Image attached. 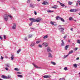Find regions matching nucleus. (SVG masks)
Here are the masks:
<instances>
[{
    "label": "nucleus",
    "mask_w": 80,
    "mask_h": 80,
    "mask_svg": "<svg viewBox=\"0 0 80 80\" xmlns=\"http://www.w3.org/2000/svg\"><path fill=\"white\" fill-rule=\"evenodd\" d=\"M62 26L59 25L58 26V30L59 31V32H63V31H64V30L65 29H64V28H62Z\"/></svg>",
    "instance_id": "f257e3e1"
},
{
    "label": "nucleus",
    "mask_w": 80,
    "mask_h": 80,
    "mask_svg": "<svg viewBox=\"0 0 80 80\" xmlns=\"http://www.w3.org/2000/svg\"><path fill=\"white\" fill-rule=\"evenodd\" d=\"M4 20L6 22H7L8 20V16L7 14H5L3 16Z\"/></svg>",
    "instance_id": "f03ea898"
},
{
    "label": "nucleus",
    "mask_w": 80,
    "mask_h": 80,
    "mask_svg": "<svg viewBox=\"0 0 80 80\" xmlns=\"http://www.w3.org/2000/svg\"><path fill=\"white\" fill-rule=\"evenodd\" d=\"M42 20V19L40 18H38L36 19V22H40Z\"/></svg>",
    "instance_id": "7ed1b4c3"
},
{
    "label": "nucleus",
    "mask_w": 80,
    "mask_h": 80,
    "mask_svg": "<svg viewBox=\"0 0 80 80\" xmlns=\"http://www.w3.org/2000/svg\"><path fill=\"white\" fill-rule=\"evenodd\" d=\"M47 51L48 52H49V53L52 52V50L51 49V48L50 47H48L47 48Z\"/></svg>",
    "instance_id": "20e7f679"
},
{
    "label": "nucleus",
    "mask_w": 80,
    "mask_h": 80,
    "mask_svg": "<svg viewBox=\"0 0 80 80\" xmlns=\"http://www.w3.org/2000/svg\"><path fill=\"white\" fill-rule=\"evenodd\" d=\"M17 26V25L15 23L13 24V25L12 27V29L13 30H15L16 29V27Z\"/></svg>",
    "instance_id": "39448f33"
},
{
    "label": "nucleus",
    "mask_w": 80,
    "mask_h": 80,
    "mask_svg": "<svg viewBox=\"0 0 80 80\" xmlns=\"http://www.w3.org/2000/svg\"><path fill=\"white\" fill-rule=\"evenodd\" d=\"M43 78H48L51 77V76L50 75H45L43 76Z\"/></svg>",
    "instance_id": "423d86ee"
},
{
    "label": "nucleus",
    "mask_w": 80,
    "mask_h": 80,
    "mask_svg": "<svg viewBox=\"0 0 80 80\" xmlns=\"http://www.w3.org/2000/svg\"><path fill=\"white\" fill-rule=\"evenodd\" d=\"M61 42H62V43L61 44V47H63V46H65V43H64V42H63V40H62Z\"/></svg>",
    "instance_id": "0eeeda50"
},
{
    "label": "nucleus",
    "mask_w": 80,
    "mask_h": 80,
    "mask_svg": "<svg viewBox=\"0 0 80 80\" xmlns=\"http://www.w3.org/2000/svg\"><path fill=\"white\" fill-rule=\"evenodd\" d=\"M14 57H15V56L13 54H11V60H13V58H14Z\"/></svg>",
    "instance_id": "6e6552de"
},
{
    "label": "nucleus",
    "mask_w": 80,
    "mask_h": 80,
    "mask_svg": "<svg viewBox=\"0 0 80 80\" xmlns=\"http://www.w3.org/2000/svg\"><path fill=\"white\" fill-rule=\"evenodd\" d=\"M43 45L45 46V47H47L48 46V43L47 42H44L42 44Z\"/></svg>",
    "instance_id": "1a4fd4ad"
},
{
    "label": "nucleus",
    "mask_w": 80,
    "mask_h": 80,
    "mask_svg": "<svg viewBox=\"0 0 80 80\" xmlns=\"http://www.w3.org/2000/svg\"><path fill=\"white\" fill-rule=\"evenodd\" d=\"M69 48V45H67L65 47V49L66 50H67L68 48Z\"/></svg>",
    "instance_id": "9d476101"
},
{
    "label": "nucleus",
    "mask_w": 80,
    "mask_h": 80,
    "mask_svg": "<svg viewBox=\"0 0 80 80\" xmlns=\"http://www.w3.org/2000/svg\"><path fill=\"white\" fill-rule=\"evenodd\" d=\"M50 23L51 24H52V25H53L54 26H56V25H57V24L55 22H51Z\"/></svg>",
    "instance_id": "9b49d317"
},
{
    "label": "nucleus",
    "mask_w": 80,
    "mask_h": 80,
    "mask_svg": "<svg viewBox=\"0 0 80 80\" xmlns=\"http://www.w3.org/2000/svg\"><path fill=\"white\" fill-rule=\"evenodd\" d=\"M57 7H58V6H57V5H54L52 7V8H54V9H57Z\"/></svg>",
    "instance_id": "f8f14e48"
},
{
    "label": "nucleus",
    "mask_w": 80,
    "mask_h": 80,
    "mask_svg": "<svg viewBox=\"0 0 80 80\" xmlns=\"http://www.w3.org/2000/svg\"><path fill=\"white\" fill-rule=\"evenodd\" d=\"M29 20H33V22H36V19L33 18H29Z\"/></svg>",
    "instance_id": "ddd939ff"
},
{
    "label": "nucleus",
    "mask_w": 80,
    "mask_h": 80,
    "mask_svg": "<svg viewBox=\"0 0 80 80\" xmlns=\"http://www.w3.org/2000/svg\"><path fill=\"white\" fill-rule=\"evenodd\" d=\"M33 34H29L28 35V38H31L33 36Z\"/></svg>",
    "instance_id": "4468645a"
},
{
    "label": "nucleus",
    "mask_w": 80,
    "mask_h": 80,
    "mask_svg": "<svg viewBox=\"0 0 80 80\" xmlns=\"http://www.w3.org/2000/svg\"><path fill=\"white\" fill-rule=\"evenodd\" d=\"M1 77L2 78L7 79V76H6L2 75L1 76Z\"/></svg>",
    "instance_id": "2eb2a0df"
},
{
    "label": "nucleus",
    "mask_w": 80,
    "mask_h": 80,
    "mask_svg": "<svg viewBox=\"0 0 80 80\" xmlns=\"http://www.w3.org/2000/svg\"><path fill=\"white\" fill-rule=\"evenodd\" d=\"M48 2H43L42 3V4L43 5H48Z\"/></svg>",
    "instance_id": "dca6fc26"
},
{
    "label": "nucleus",
    "mask_w": 80,
    "mask_h": 80,
    "mask_svg": "<svg viewBox=\"0 0 80 80\" xmlns=\"http://www.w3.org/2000/svg\"><path fill=\"white\" fill-rule=\"evenodd\" d=\"M30 7L32 8H34L35 6H34L33 5H32V4H30Z\"/></svg>",
    "instance_id": "f3484780"
},
{
    "label": "nucleus",
    "mask_w": 80,
    "mask_h": 80,
    "mask_svg": "<svg viewBox=\"0 0 80 80\" xmlns=\"http://www.w3.org/2000/svg\"><path fill=\"white\" fill-rule=\"evenodd\" d=\"M48 55H49L48 56V57H50V58L52 57V54L51 53H48Z\"/></svg>",
    "instance_id": "a211bd4d"
},
{
    "label": "nucleus",
    "mask_w": 80,
    "mask_h": 80,
    "mask_svg": "<svg viewBox=\"0 0 80 80\" xmlns=\"http://www.w3.org/2000/svg\"><path fill=\"white\" fill-rule=\"evenodd\" d=\"M5 66L7 67H10V64H6Z\"/></svg>",
    "instance_id": "6ab92c4d"
},
{
    "label": "nucleus",
    "mask_w": 80,
    "mask_h": 80,
    "mask_svg": "<svg viewBox=\"0 0 80 80\" xmlns=\"http://www.w3.org/2000/svg\"><path fill=\"white\" fill-rule=\"evenodd\" d=\"M72 53H73V51L71 50V51H70L68 54L69 55L70 54H72Z\"/></svg>",
    "instance_id": "aec40b11"
},
{
    "label": "nucleus",
    "mask_w": 80,
    "mask_h": 80,
    "mask_svg": "<svg viewBox=\"0 0 80 80\" xmlns=\"http://www.w3.org/2000/svg\"><path fill=\"white\" fill-rule=\"evenodd\" d=\"M60 20H61L62 21V22H65V20H64V19H63V18L60 17Z\"/></svg>",
    "instance_id": "412c9836"
},
{
    "label": "nucleus",
    "mask_w": 80,
    "mask_h": 80,
    "mask_svg": "<svg viewBox=\"0 0 80 80\" xmlns=\"http://www.w3.org/2000/svg\"><path fill=\"white\" fill-rule=\"evenodd\" d=\"M35 43L32 42L31 45V47H33V46H34V45H35Z\"/></svg>",
    "instance_id": "4be33fe9"
},
{
    "label": "nucleus",
    "mask_w": 80,
    "mask_h": 80,
    "mask_svg": "<svg viewBox=\"0 0 80 80\" xmlns=\"http://www.w3.org/2000/svg\"><path fill=\"white\" fill-rule=\"evenodd\" d=\"M11 78V76H8V77L6 76V79H9Z\"/></svg>",
    "instance_id": "5701e85b"
},
{
    "label": "nucleus",
    "mask_w": 80,
    "mask_h": 80,
    "mask_svg": "<svg viewBox=\"0 0 80 80\" xmlns=\"http://www.w3.org/2000/svg\"><path fill=\"white\" fill-rule=\"evenodd\" d=\"M17 76L18 77H19L20 78H22L23 77L22 75H18Z\"/></svg>",
    "instance_id": "b1692460"
},
{
    "label": "nucleus",
    "mask_w": 80,
    "mask_h": 80,
    "mask_svg": "<svg viewBox=\"0 0 80 80\" xmlns=\"http://www.w3.org/2000/svg\"><path fill=\"white\" fill-rule=\"evenodd\" d=\"M47 12L49 13H52V12H53L54 11H51V10H48L47 11Z\"/></svg>",
    "instance_id": "393cba45"
},
{
    "label": "nucleus",
    "mask_w": 80,
    "mask_h": 80,
    "mask_svg": "<svg viewBox=\"0 0 80 80\" xmlns=\"http://www.w3.org/2000/svg\"><path fill=\"white\" fill-rule=\"evenodd\" d=\"M21 52V49H19L17 51V53H19V52Z\"/></svg>",
    "instance_id": "a878e982"
},
{
    "label": "nucleus",
    "mask_w": 80,
    "mask_h": 80,
    "mask_svg": "<svg viewBox=\"0 0 80 80\" xmlns=\"http://www.w3.org/2000/svg\"><path fill=\"white\" fill-rule=\"evenodd\" d=\"M60 5H61V6H62V7H64V6H65V4H63L61 2H60Z\"/></svg>",
    "instance_id": "bb28decb"
},
{
    "label": "nucleus",
    "mask_w": 80,
    "mask_h": 80,
    "mask_svg": "<svg viewBox=\"0 0 80 80\" xmlns=\"http://www.w3.org/2000/svg\"><path fill=\"white\" fill-rule=\"evenodd\" d=\"M58 18L59 19H60V17H59V16H57L56 18V20H58Z\"/></svg>",
    "instance_id": "cd10ccee"
},
{
    "label": "nucleus",
    "mask_w": 80,
    "mask_h": 80,
    "mask_svg": "<svg viewBox=\"0 0 80 80\" xmlns=\"http://www.w3.org/2000/svg\"><path fill=\"white\" fill-rule=\"evenodd\" d=\"M51 63H52V65H56V63H55L54 62H51Z\"/></svg>",
    "instance_id": "c85d7f7f"
},
{
    "label": "nucleus",
    "mask_w": 80,
    "mask_h": 80,
    "mask_svg": "<svg viewBox=\"0 0 80 80\" xmlns=\"http://www.w3.org/2000/svg\"><path fill=\"white\" fill-rule=\"evenodd\" d=\"M47 38H48V36H47V35L44 36L43 37V38H44V39Z\"/></svg>",
    "instance_id": "c756f323"
},
{
    "label": "nucleus",
    "mask_w": 80,
    "mask_h": 80,
    "mask_svg": "<svg viewBox=\"0 0 80 80\" xmlns=\"http://www.w3.org/2000/svg\"><path fill=\"white\" fill-rule=\"evenodd\" d=\"M68 55H69L68 54L66 55H64L63 57L64 58H67V57H68Z\"/></svg>",
    "instance_id": "7c9ffc66"
},
{
    "label": "nucleus",
    "mask_w": 80,
    "mask_h": 80,
    "mask_svg": "<svg viewBox=\"0 0 80 80\" xmlns=\"http://www.w3.org/2000/svg\"><path fill=\"white\" fill-rule=\"evenodd\" d=\"M32 64L33 65V66L35 67H36V68H38V67H37V66L35 65V64H34L33 63H32Z\"/></svg>",
    "instance_id": "2f4dec72"
},
{
    "label": "nucleus",
    "mask_w": 80,
    "mask_h": 80,
    "mask_svg": "<svg viewBox=\"0 0 80 80\" xmlns=\"http://www.w3.org/2000/svg\"><path fill=\"white\" fill-rule=\"evenodd\" d=\"M8 16L10 18H11V19L13 18V17H12L11 15H8Z\"/></svg>",
    "instance_id": "473e14b6"
},
{
    "label": "nucleus",
    "mask_w": 80,
    "mask_h": 80,
    "mask_svg": "<svg viewBox=\"0 0 80 80\" xmlns=\"http://www.w3.org/2000/svg\"><path fill=\"white\" fill-rule=\"evenodd\" d=\"M64 70L66 71V70H68V69H67V67H65L64 68Z\"/></svg>",
    "instance_id": "72a5a7b5"
},
{
    "label": "nucleus",
    "mask_w": 80,
    "mask_h": 80,
    "mask_svg": "<svg viewBox=\"0 0 80 80\" xmlns=\"http://www.w3.org/2000/svg\"><path fill=\"white\" fill-rule=\"evenodd\" d=\"M77 42L78 43H79L80 44V40L79 39H78L77 40Z\"/></svg>",
    "instance_id": "f704fd0d"
},
{
    "label": "nucleus",
    "mask_w": 80,
    "mask_h": 80,
    "mask_svg": "<svg viewBox=\"0 0 80 80\" xmlns=\"http://www.w3.org/2000/svg\"><path fill=\"white\" fill-rule=\"evenodd\" d=\"M24 40H25V41H28V39H27V37H25L24 39Z\"/></svg>",
    "instance_id": "c9c22d12"
},
{
    "label": "nucleus",
    "mask_w": 80,
    "mask_h": 80,
    "mask_svg": "<svg viewBox=\"0 0 80 80\" xmlns=\"http://www.w3.org/2000/svg\"><path fill=\"white\" fill-rule=\"evenodd\" d=\"M69 20L70 21L72 20H73V18H72V17H70L69 18Z\"/></svg>",
    "instance_id": "e433bc0d"
},
{
    "label": "nucleus",
    "mask_w": 80,
    "mask_h": 80,
    "mask_svg": "<svg viewBox=\"0 0 80 80\" xmlns=\"http://www.w3.org/2000/svg\"><path fill=\"white\" fill-rule=\"evenodd\" d=\"M38 47H40V48H42V45L40 44H39L38 45Z\"/></svg>",
    "instance_id": "4c0bfd02"
},
{
    "label": "nucleus",
    "mask_w": 80,
    "mask_h": 80,
    "mask_svg": "<svg viewBox=\"0 0 80 80\" xmlns=\"http://www.w3.org/2000/svg\"><path fill=\"white\" fill-rule=\"evenodd\" d=\"M73 66L75 67H77V64H73Z\"/></svg>",
    "instance_id": "58836bf2"
},
{
    "label": "nucleus",
    "mask_w": 80,
    "mask_h": 80,
    "mask_svg": "<svg viewBox=\"0 0 80 80\" xmlns=\"http://www.w3.org/2000/svg\"><path fill=\"white\" fill-rule=\"evenodd\" d=\"M68 4H69V5H72V2H68Z\"/></svg>",
    "instance_id": "ea45409f"
},
{
    "label": "nucleus",
    "mask_w": 80,
    "mask_h": 80,
    "mask_svg": "<svg viewBox=\"0 0 80 80\" xmlns=\"http://www.w3.org/2000/svg\"><path fill=\"white\" fill-rule=\"evenodd\" d=\"M40 42V41H37L36 42V43H37V44H38V43H39Z\"/></svg>",
    "instance_id": "a19ab883"
},
{
    "label": "nucleus",
    "mask_w": 80,
    "mask_h": 80,
    "mask_svg": "<svg viewBox=\"0 0 80 80\" xmlns=\"http://www.w3.org/2000/svg\"><path fill=\"white\" fill-rule=\"evenodd\" d=\"M70 12H74L73 9L70 10Z\"/></svg>",
    "instance_id": "79ce46f5"
},
{
    "label": "nucleus",
    "mask_w": 80,
    "mask_h": 80,
    "mask_svg": "<svg viewBox=\"0 0 80 80\" xmlns=\"http://www.w3.org/2000/svg\"><path fill=\"white\" fill-rule=\"evenodd\" d=\"M14 70L16 71H18V70H19V69H18V68H14Z\"/></svg>",
    "instance_id": "37998d69"
},
{
    "label": "nucleus",
    "mask_w": 80,
    "mask_h": 80,
    "mask_svg": "<svg viewBox=\"0 0 80 80\" xmlns=\"http://www.w3.org/2000/svg\"><path fill=\"white\" fill-rule=\"evenodd\" d=\"M32 23H33V22H31L29 24V26H31L32 25Z\"/></svg>",
    "instance_id": "c03bdc74"
},
{
    "label": "nucleus",
    "mask_w": 80,
    "mask_h": 80,
    "mask_svg": "<svg viewBox=\"0 0 80 80\" xmlns=\"http://www.w3.org/2000/svg\"><path fill=\"white\" fill-rule=\"evenodd\" d=\"M3 37H4V39H6V36H5V35H3Z\"/></svg>",
    "instance_id": "a18cd8bd"
},
{
    "label": "nucleus",
    "mask_w": 80,
    "mask_h": 80,
    "mask_svg": "<svg viewBox=\"0 0 80 80\" xmlns=\"http://www.w3.org/2000/svg\"><path fill=\"white\" fill-rule=\"evenodd\" d=\"M73 9V11L74 12H77V9Z\"/></svg>",
    "instance_id": "49530a36"
},
{
    "label": "nucleus",
    "mask_w": 80,
    "mask_h": 80,
    "mask_svg": "<svg viewBox=\"0 0 80 80\" xmlns=\"http://www.w3.org/2000/svg\"><path fill=\"white\" fill-rule=\"evenodd\" d=\"M17 73H18V74H22V72H17Z\"/></svg>",
    "instance_id": "de8ad7c7"
},
{
    "label": "nucleus",
    "mask_w": 80,
    "mask_h": 80,
    "mask_svg": "<svg viewBox=\"0 0 80 80\" xmlns=\"http://www.w3.org/2000/svg\"><path fill=\"white\" fill-rule=\"evenodd\" d=\"M66 38H67V35L64 36L63 37V38H64V39H65Z\"/></svg>",
    "instance_id": "09e8293b"
},
{
    "label": "nucleus",
    "mask_w": 80,
    "mask_h": 80,
    "mask_svg": "<svg viewBox=\"0 0 80 80\" xmlns=\"http://www.w3.org/2000/svg\"><path fill=\"white\" fill-rule=\"evenodd\" d=\"M0 38L1 40H2L3 39V38H2L1 36H0Z\"/></svg>",
    "instance_id": "8fccbe9b"
},
{
    "label": "nucleus",
    "mask_w": 80,
    "mask_h": 80,
    "mask_svg": "<svg viewBox=\"0 0 80 80\" xmlns=\"http://www.w3.org/2000/svg\"><path fill=\"white\" fill-rule=\"evenodd\" d=\"M78 3H79V5H80V1H78Z\"/></svg>",
    "instance_id": "3c124183"
},
{
    "label": "nucleus",
    "mask_w": 80,
    "mask_h": 80,
    "mask_svg": "<svg viewBox=\"0 0 80 80\" xmlns=\"http://www.w3.org/2000/svg\"><path fill=\"white\" fill-rule=\"evenodd\" d=\"M5 69L6 70H8V68H6Z\"/></svg>",
    "instance_id": "603ef678"
},
{
    "label": "nucleus",
    "mask_w": 80,
    "mask_h": 80,
    "mask_svg": "<svg viewBox=\"0 0 80 80\" xmlns=\"http://www.w3.org/2000/svg\"><path fill=\"white\" fill-rule=\"evenodd\" d=\"M28 2H27V3H30V0H28Z\"/></svg>",
    "instance_id": "864d4df0"
},
{
    "label": "nucleus",
    "mask_w": 80,
    "mask_h": 80,
    "mask_svg": "<svg viewBox=\"0 0 80 80\" xmlns=\"http://www.w3.org/2000/svg\"><path fill=\"white\" fill-rule=\"evenodd\" d=\"M5 58H8V57L7 56H5Z\"/></svg>",
    "instance_id": "5fc2aeb1"
},
{
    "label": "nucleus",
    "mask_w": 80,
    "mask_h": 80,
    "mask_svg": "<svg viewBox=\"0 0 80 80\" xmlns=\"http://www.w3.org/2000/svg\"><path fill=\"white\" fill-rule=\"evenodd\" d=\"M30 20L31 22H33V20Z\"/></svg>",
    "instance_id": "6e6d98bb"
},
{
    "label": "nucleus",
    "mask_w": 80,
    "mask_h": 80,
    "mask_svg": "<svg viewBox=\"0 0 80 80\" xmlns=\"http://www.w3.org/2000/svg\"><path fill=\"white\" fill-rule=\"evenodd\" d=\"M31 30H34V29H35L34 28H31Z\"/></svg>",
    "instance_id": "4d7b16f0"
},
{
    "label": "nucleus",
    "mask_w": 80,
    "mask_h": 80,
    "mask_svg": "<svg viewBox=\"0 0 80 80\" xmlns=\"http://www.w3.org/2000/svg\"><path fill=\"white\" fill-rule=\"evenodd\" d=\"M34 14H35V15H37V12L35 11L34 12Z\"/></svg>",
    "instance_id": "13d9d810"
},
{
    "label": "nucleus",
    "mask_w": 80,
    "mask_h": 80,
    "mask_svg": "<svg viewBox=\"0 0 80 80\" xmlns=\"http://www.w3.org/2000/svg\"><path fill=\"white\" fill-rule=\"evenodd\" d=\"M76 60H79V58H76Z\"/></svg>",
    "instance_id": "bf43d9fd"
},
{
    "label": "nucleus",
    "mask_w": 80,
    "mask_h": 80,
    "mask_svg": "<svg viewBox=\"0 0 80 80\" xmlns=\"http://www.w3.org/2000/svg\"><path fill=\"white\" fill-rule=\"evenodd\" d=\"M1 59L3 60V57H2V56H1Z\"/></svg>",
    "instance_id": "052dcab7"
},
{
    "label": "nucleus",
    "mask_w": 80,
    "mask_h": 80,
    "mask_svg": "<svg viewBox=\"0 0 80 80\" xmlns=\"http://www.w3.org/2000/svg\"><path fill=\"white\" fill-rule=\"evenodd\" d=\"M78 3H77L76 4V6H78Z\"/></svg>",
    "instance_id": "680f3d73"
},
{
    "label": "nucleus",
    "mask_w": 80,
    "mask_h": 80,
    "mask_svg": "<svg viewBox=\"0 0 80 80\" xmlns=\"http://www.w3.org/2000/svg\"><path fill=\"white\" fill-rule=\"evenodd\" d=\"M72 45L74 46L75 45V44L74 43H72Z\"/></svg>",
    "instance_id": "e2e57ef3"
},
{
    "label": "nucleus",
    "mask_w": 80,
    "mask_h": 80,
    "mask_svg": "<svg viewBox=\"0 0 80 80\" xmlns=\"http://www.w3.org/2000/svg\"><path fill=\"white\" fill-rule=\"evenodd\" d=\"M75 50H77V48H75Z\"/></svg>",
    "instance_id": "0e129e2a"
},
{
    "label": "nucleus",
    "mask_w": 80,
    "mask_h": 80,
    "mask_svg": "<svg viewBox=\"0 0 80 80\" xmlns=\"http://www.w3.org/2000/svg\"><path fill=\"white\" fill-rule=\"evenodd\" d=\"M71 31H73V28H71Z\"/></svg>",
    "instance_id": "69168bd1"
},
{
    "label": "nucleus",
    "mask_w": 80,
    "mask_h": 80,
    "mask_svg": "<svg viewBox=\"0 0 80 80\" xmlns=\"http://www.w3.org/2000/svg\"><path fill=\"white\" fill-rule=\"evenodd\" d=\"M38 68H41V67H38Z\"/></svg>",
    "instance_id": "338daca9"
},
{
    "label": "nucleus",
    "mask_w": 80,
    "mask_h": 80,
    "mask_svg": "<svg viewBox=\"0 0 80 80\" xmlns=\"http://www.w3.org/2000/svg\"><path fill=\"white\" fill-rule=\"evenodd\" d=\"M59 80H62V79L60 78Z\"/></svg>",
    "instance_id": "774afa93"
}]
</instances>
